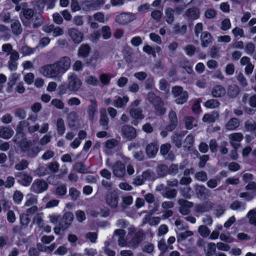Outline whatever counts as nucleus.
I'll use <instances>...</instances> for the list:
<instances>
[{"mask_svg":"<svg viewBox=\"0 0 256 256\" xmlns=\"http://www.w3.org/2000/svg\"><path fill=\"white\" fill-rule=\"evenodd\" d=\"M130 114L134 120H142L144 118V115L142 114V110L140 108H131Z\"/></svg>","mask_w":256,"mask_h":256,"instance_id":"obj_24","label":"nucleus"},{"mask_svg":"<svg viewBox=\"0 0 256 256\" xmlns=\"http://www.w3.org/2000/svg\"><path fill=\"white\" fill-rule=\"evenodd\" d=\"M230 143L234 149H237L243 139V135L240 132H234L228 136Z\"/></svg>","mask_w":256,"mask_h":256,"instance_id":"obj_7","label":"nucleus"},{"mask_svg":"<svg viewBox=\"0 0 256 256\" xmlns=\"http://www.w3.org/2000/svg\"><path fill=\"white\" fill-rule=\"evenodd\" d=\"M85 82L88 84L96 86L98 83V80L96 78L92 76H88L86 78Z\"/></svg>","mask_w":256,"mask_h":256,"instance_id":"obj_57","label":"nucleus"},{"mask_svg":"<svg viewBox=\"0 0 256 256\" xmlns=\"http://www.w3.org/2000/svg\"><path fill=\"white\" fill-rule=\"evenodd\" d=\"M100 112V124L103 126H106L108 123V118L106 114V110L105 109L101 110Z\"/></svg>","mask_w":256,"mask_h":256,"instance_id":"obj_46","label":"nucleus"},{"mask_svg":"<svg viewBox=\"0 0 256 256\" xmlns=\"http://www.w3.org/2000/svg\"><path fill=\"white\" fill-rule=\"evenodd\" d=\"M112 78V76L110 74H102L100 76V80L102 84L108 85Z\"/></svg>","mask_w":256,"mask_h":256,"instance_id":"obj_39","label":"nucleus"},{"mask_svg":"<svg viewBox=\"0 0 256 256\" xmlns=\"http://www.w3.org/2000/svg\"><path fill=\"white\" fill-rule=\"evenodd\" d=\"M200 40L203 47H206L212 42L210 34L206 32H202L200 36Z\"/></svg>","mask_w":256,"mask_h":256,"instance_id":"obj_28","label":"nucleus"},{"mask_svg":"<svg viewBox=\"0 0 256 256\" xmlns=\"http://www.w3.org/2000/svg\"><path fill=\"white\" fill-rule=\"evenodd\" d=\"M230 208L234 210H244L246 209V204L239 201H234L230 205Z\"/></svg>","mask_w":256,"mask_h":256,"instance_id":"obj_36","label":"nucleus"},{"mask_svg":"<svg viewBox=\"0 0 256 256\" xmlns=\"http://www.w3.org/2000/svg\"><path fill=\"white\" fill-rule=\"evenodd\" d=\"M114 174L117 177H122L126 172L125 166L121 162H116L112 167Z\"/></svg>","mask_w":256,"mask_h":256,"instance_id":"obj_10","label":"nucleus"},{"mask_svg":"<svg viewBox=\"0 0 256 256\" xmlns=\"http://www.w3.org/2000/svg\"><path fill=\"white\" fill-rule=\"evenodd\" d=\"M194 234L190 230H186L183 232L180 233L177 236V240L178 242L185 240L188 237L191 236Z\"/></svg>","mask_w":256,"mask_h":256,"instance_id":"obj_41","label":"nucleus"},{"mask_svg":"<svg viewBox=\"0 0 256 256\" xmlns=\"http://www.w3.org/2000/svg\"><path fill=\"white\" fill-rule=\"evenodd\" d=\"M90 102L91 104L88 108V114L91 120H96L98 113L97 104L95 100H91Z\"/></svg>","mask_w":256,"mask_h":256,"instance_id":"obj_15","label":"nucleus"},{"mask_svg":"<svg viewBox=\"0 0 256 256\" xmlns=\"http://www.w3.org/2000/svg\"><path fill=\"white\" fill-rule=\"evenodd\" d=\"M43 30L46 33L52 32L54 37L62 36L64 34V30L58 26L55 27L54 25L46 26L42 28Z\"/></svg>","mask_w":256,"mask_h":256,"instance_id":"obj_12","label":"nucleus"},{"mask_svg":"<svg viewBox=\"0 0 256 256\" xmlns=\"http://www.w3.org/2000/svg\"><path fill=\"white\" fill-rule=\"evenodd\" d=\"M148 98L154 104L157 114L162 115L165 114L166 109L164 108V104L160 98L156 96L154 93L150 92L148 94Z\"/></svg>","mask_w":256,"mask_h":256,"instance_id":"obj_5","label":"nucleus"},{"mask_svg":"<svg viewBox=\"0 0 256 256\" xmlns=\"http://www.w3.org/2000/svg\"><path fill=\"white\" fill-rule=\"evenodd\" d=\"M158 151V145L152 142L148 144L146 148V152L147 155L150 158H152L156 156Z\"/></svg>","mask_w":256,"mask_h":256,"instance_id":"obj_21","label":"nucleus"},{"mask_svg":"<svg viewBox=\"0 0 256 256\" xmlns=\"http://www.w3.org/2000/svg\"><path fill=\"white\" fill-rule=\"evenodd\" d=\"M247 216L249 218L250 222L256 226V210H253L250 211Z\"/></svg>","mask_w":256,"mask_h":256,"instance_id":"obj_51","label":"nucleus"},{"mask_svg":"<svg viewBox=\"0 0 256 256\" xmlns=\"http://www.w3.org/2000/svg\"><path fill=\"white\" fill-rule=\"evenodd\" d=\"M136 18V15L131 13H124L120 14L117 17V20L119 22L122 24H126L134 20Z\"/></svg>","mask_w":256,"mask_h":256,"instance_id":"obj_16","label":"nucleus"},{"mask_svg":"<svg viewBox=\"0 0 256 256\" xmlns=\"http://www.w3.org/2000/svg\"><path fill=\"white\" fill-rule=\"evenodd\" d=\"M11 28L14 34H20L22 31V28L20 22L18 20L14 21L11 24Z\"/></svg>","mask_w":256,"mask_h":256,"instance_id":"obj_32","label":"nucleus"},{"mask_svg":"<svg viewBox=\"0 0 256 256\" xmlns=\"http://www.w3.org/2000/svg\"><path fill=\"white\" fill-rule=\"evenodd\" d=\"M34 76L32 73H28L24 76V82L28 85L32 84L34 82Z\"/></svg>","mask_w":256,"mask_h":256,"instance_id":"obj_63","label":"nucleus"},{"mask_svg":"<svg viewBox=\"0 0 256 256\" xmlns=\"http://www.w3.org/2000/svg\"><path fill=\"white\" fill-rule=\"evenodd\" d=\"M78 117L76 113L74 112H70L68 116V124L70 126H74V122L76 120Z\"/></svg>","mask_w":256,"mask_h":256,"instance_id":"obj_58","label":"nucleus"},{"mask_svg":"<svg viewBox=\"0 0 256 256\" xmlns=\"http://www.w3.org/2000/svg\"><path fill=\"white\" fill-rule=\"evenodd\" d=\"M115 236H118V244L119 246H126V242L124 238L126 234L125 232L122 229L116 230L114 232Z\"/></svg>","mask_w":256,"mask_h":256,"instance_id":"obj_26","label":"nucleus"},{"mask_svg":"<svg viewBox=\"0 0 256 256\" xmlns=\"http://www.w3.org/2000/svg\"><path fill=\"white\" fill-rule=\"evenodd\" d=\"M216 16V12L213 8H208L204 12V16L208 19L214 18Z\"/></svg>","mask_w":256,"mask_h":256,"instance_id":"obj_54","label":"nucleus"},{"mask_svg":"<svg viewBox=\"0 0 256 256\" xmlns=\"http://www.w3.org/2000/svg\"><path fill=\"white\" fill-rule=\"evenodd\" d=\"M176 190H166L163 194V196L167 198L172 199L176 196Z\"/></svg>","mask_w":256,"mask_h":256,"instance_id":"obj_53","label":"nucleus"},{"mask_svg":"<svg viewBox=\"0 0 256 256\" xmlns=\"http://www.w3.org/2000/svg\"><path fill=\"white\" fill-rule=\"evenodd\" d=\"M66 192V186L64 184H59L56 188V194L58 196H64Z\"/></svg>","mask_w":256,"mask_h":256,"instance_id":"obj_47","label":"nucleus"},{"mask_svg":"<svg viewBox=\"0 0 256 256\" xmlns=\"http://www.w3.org/2000/svg\"><path fill=\"white\" fill-rule=\"evenodd\" d=\"M36 202V198L35 196L32 194H28L26 196V202L24 204L25 206H29L33 204H34Z\"/></svg>","mask_w":256,"mask_h":256,"instance_id":"obj_44","label":"nucleus"},{"mask_svg":"<svg viewBox=\"0 0 256 256\" xmlns=\"http://www.w3.org/2000/svg\"><path fill=\"white\" fill-rule=\"evenodd\" d=\"M240 124V120L236 118H230L225 124V128L228 130H236Z\"/></svg>","mask_w":256,"mask_h":256,"instance_id":"obj_19","label":"nucleus"},{"mask_svg":"<svg viewBox=\"0 0 256 256\" xmlns=\"http://www.w3.org/2000/svg\"><path fill=\"white\" fill-rule=\"evenodd\" d=\"M174 30L176 34H183L186 32V26L183 25L181 27L178 24H176L174 28Z\"/></svg>","mask_w":256,"mask_h":256,"instance_id":"obj_61","label":"nucleus"},{"mask_svg":"<svg viewBox=\"0 0 256 256\" xmlns=\"http://www.w3.org/2000/svg\"><path fill=\"white\" fill-rule=\"evenodd\" d=\"M158 247L160 250L163 252H164L168 248L170 250H172L173 248V247L172 246H168L166 244L164 240H162L159 242L158 244Z\"/></svg>","mask_w":256,"mask_h":256,"instance_id":"obj_60","label":"nucleus"},{"mask_svg":"<svg viewBox=\"0 0 256 256\" xmlns=\"http://www.w3.org/2000/svg\"><path fill=\"white\" fill-rule=\"evenodd\" d=\"M208 190L202 186H196V193L198 196H202L206 194Z\"/></svg>","mask_w":256,"mask_h":256,"instance_id":"obj_55","label":"nucleus"},{"mask_svg":"<svg viewBox=\"0 0 256 256\" xmlns=\"http://www.w3.org/2000/svg\"><path fill=\"white\" fill-rule=\"evenodd\" d=\"M63 218L66 220V226L65 227L62 226V228H66L68 226H69L71 224L74 219L73 214L70 212H66L63 217Z\"/></svg>","mask_w":256,"mask_h":256,"instance_id":"obj_50","label":"nucleus"},{"mask_svg":"<svg viewBox=\"0 0 256 256\" xmlns=\"http://www.w3.org/2000/svg\"><path fill=\"white\" fill-rule=\"evenodd\" d=\"M48 184L44 180H36L33 182L31 189L32 190L36 193H40L48 188Z\"/></svg>","mask_w":256,"mask_h":256,"instance_id":"obj_8","label":"nucleus"},{"mask_svg":"<svg viewBox=\"0 0 256 256\" xmlns=\"http://www.w3.org/2000/svg\"><path fill=\"white\" fill-rule=\"evenodd\" d=\"M82 9L85 11L96 9V6L94 0H86L82 4Z\"/></svg>","mask_w":256,"mask_h":256,"instance_id":"obj_30","label":"nucleus"},{"mask_svg":"<svg viewBox=\"0 0 256 256\" xmlns=\"http://www.w3.org/2000/svg\"><path fill=\"white\" fill-rule=\"evenodd\" d=\"M129 98L127 96L122 98L118 96L114 101L113 105L118 108H124L128 102Z\"/></svg>","mask_w":256,"mask_h":256,"instance_id":"obj_20","label":"nucleus"},{"mask_svg":"<svg viewBox=\"0 0 256 256\" xmlns=\"http://www.w3.org/2000/svg\"><path fill=\"white\" fill-rule=\"evenodd\" d=\"M28 162L26 160H22L15 166V168L18 170H24L27 168Z\"/></svg>","mask_w":256,"mask_h":256,"instance_id":"obj_59","label":"nucleus"},{"mask_svg":"<svg viewBox=\"0 0 256 256\" xmlns=\"http://www.w3.org/2000/svg\"><path fill=\"white\" fill-rule=\"evenodd\" d=\"M168 117L170 124L166 127V130L167 131H172L177 126L178 119L176 114L174 112L172 111L169 113Z\"/></svg>","mask_w":256,"mask_h":256,"instance_id":"obj_17","label":"nucleus"},{"mask_svg":"<svg viewBox=\"0 0 256 256\" xmlns=\"http://www.w3.org/2000/svg\"><path fill=\"white\" fill-rule=\"evenodd\" d=\"M244 126L247 131L252 132L256 130V122L254 120H247L245 122Z\"/></svg>","mask_w":256,"mask_h":256,"instance_id":"obj_43","label":"nucleus"},{"mask_svg":"<svg viewBox=\"0 0 256 256\" xmlns=\"http://www.w3.org/2000/svg\"><path fill=\"white\" fill-rule=\"evenodd\" d=\"M143 50L148 54H152L153 57H156V54L160 52L161 48L158 46L152 47L149 45H146L143 47Z\"/></svg>","mask_w":256,"mask_h":256,"instance_id":"obj_23","label":"nucleus"},{"mask_svg":"<svg viewBox=\"0 0 256 256\" xmlns=\"http://www.w3.org/2000/svg\"><path fill=\"white\" fill-rule=\"evenodd\" d=\"M226 93V90L224 87L221 86H214L212 91L213 96L215 97H220L224 95Z\"/></svg>","mask_w":256,"mask_h":256,"instance_id":"obj_35","label":"nucleus"},{"mask_svg":"<svg viewBox=\"0 0 256 256\" xmlns=\"http://www.w3.org/2000/svg\"><path fill=\"white\" fill-rule=\"evenodd\" d=\"M90 46L88 44L82 45L78 49V56L82 58L86 57L90 53Z\"/></svg>","mask_w":256,"mask_h":256,"instance_id":"obj_31","label":"nucleus"},{"mask_svg":"<svg viewBox=\"0 0 256 256\" xmlns=\"http://www.w3.org/2000/svg\"><path fill=\"white\" fill-rule=\"evenodd\" d=\"M102 38L104 39H108L111 36L110 28L108 26H104L101 30Z\"/></svg>","mask_w":256,"mask_h":256,"instance_id":"obj_52","label":"nucleus"},{"mask_svg":"<svg viewBox=\"0 0 256 256\" xmlns=\"http://www.w3.org/2000/svg\"><path fill=\"white\" fill-rule=\"evenodd\" d=\"M178 203L180 206V212L182 214L186 215L190 212L189 209L192 206V202L185 200L180 199L178 200Z\"/></svg>","mask_w":256,"mask_h":256,"instance_id":"obj_14","label":"nucleus"},{"mask_svg":"<svg viewBox=\"0 0 256 256\" xmlns=\"http://www.w3.org/2000/svg\"><path fill=\"white\" fill-rule=\"evenodd\" d=\"M54 63L60 76L62 77V76L70 68L71 65V60L69 57L64 56Z\"/></svg>","mask_w":256,"mask_h":256,"instance_id":"obj_4","label":"nucleus"},{"mask_svg":"<svg viewBox=\"0 0 256 256\" xmlns=\"http://www.w3.org/2000/svg\"><path fill=\"white\" fill-rule=\"evenodd\" d=\"M14 130L8 127L0 128V136L4 139H8L14 134Z\"/></svg>","mask_w":256,"mask_h":256,"instance_id":"obj_25","label":"nucleus"},{"mask_svg":"<svg viewBox=\"0 0 256 256\" xmlns=\"http://www.w3.org/2000/svg\"><path fill=\"white\" fill-rule=\"evenodd\" d=\"M56 126L58 133L60 135L63 134L65 132V126L64 121L62 118H60L58 120Z\"/></svg>","mask_w":256,"mask_h":256,"instance_id":"obj_42","label":"nucleus"},{"mask_svg":"<svg viewBox=\"0 0 256 256\" xmlns=\"http://www.w3.org/2000/svg\"><path fill=\"white\" fill-rule=\"evenodd\" d=\"M206 256H213L216 252V245L214 242L208 243L204 248Z\"/></svg>","mask_w":256,"mask_h":256,"instance_id":"obj_29","label":"nucleus"},{"mask_svg":"<svg viewBox=\"0 0 256 256\" xmlns=\"http://www.w3.org/2000/svg\"><path fill=\"white\" fill-rule=\"evenodd\" d=\"M16 176L18 178V182L24 186H29L32 180V177L25 172H19Z\"/></svg>","mask_w":256,"mask_h":256,"instance_id":"obj_13","label":"nucleus"},{"mask_svg":"<svg viewBox=\"0 0 256 256\" xmlns=\"http://www.w3.org/2000/svg\"><path fill=\"white\" fill-rule=\"evenodd\" d=\"M220 105L219 102L216 100H210L206 102L204 106L208 108H214Z\"/></svg>","mask_w":256,"mask_h":256,"instance_id":"obj_48","label":"nucleus"},{"mask_svg":"<svg viewBox=\"0 0 256 256\" xmlns=\"http://www.w3.org/2000/svg\"><path fill=\"white\" fill-rule=\"evenodd\" d=\"M174 10L172 8H167L165 10L166 21L171 24L174 20Z\"/></svg>","mask_w":256,"mask_h":256,"instance_id":"obj_34","label":"nucleus"},{"mask_svg":"<svg viewBox=\"0 0 256 256\" xmlns=\"http://www.w3.org/2000/svg\"><path fill=\"white\" fill-rule=\"evenodd\" d=\"M254 196V192H241L239 196L240 198H245L247 200H252Z\"/></svg>","mask_w":256,"mask_h":256,"instance_id":"obj_62","label":"nucleus"},{"mask_svg":"<svg viewBox=\"0 0 256 256\" xmlns=\"http://www.w3.org/2000/svg\"><path fill=\"white\" fill-rule=\"evenodd\" d=\"M34 15L33 10L30 8H24L22 14H20V18L24 24L26 25V20L32 18Z\"/></svg>","mask_w":256,"mask_h":256,"instance_id":"obj_18","label":"nucleus"},{"mask_svg":"<svg viewBox=\"0 0 256 256\" xmlns=\"http://www.w3.org/2000/svg\"><path fill=\"white\" fill-rule=\"evenodd\" d=\"M68 32V34L74 43L80 44L82 42L83 34L78 29L74 28H70Z\"/></svg>","mask_w":256,"mask_h":256,"instance_id":"obj_9","label":"nucleus"},{"mask_svg":"<svg viewBox=\"0 0 256 256\" xmlns=\"http://www.w3.org/2000/svg\"><path fill=\"white\" fill-rule=\"evenodd\" d=\"M176 102L177 104H182L185 103L188 98V94L186 92L180 94L178 96L176 97Z\"/></svg>","mask_w":256,"mask_h":256,"instance_id":"obj_38","label":"nucleus"},{"mask_svg":"<svg viewBox=\"0 0 256 256\" xmlns=\"http://www.w3.org/2000/svg\"><path fill=\"white\" fill-rule=\"evenodd\" d=\"M194 142V137L192 135L189 134L186 137L184 141V148H189L192 146Z\"/></svg>","mask_w":256,"mask_h":256,"instance_id":"obj_45","label":"nucleus"},{"mask_svg":"<svg viewBox=\"0 0 256 256\" xmlns=\"http://www.w3.org/2000/svg\"><path fill=\"white\" fill-rule=\"evenodd\" d=\"M218 118V114L216 113L212 114H205L202 118V120L206 122H213Z\"/></svg>","mask_w":256,"mask_h":256,"instance_id":"obj_37","label":"nucleus"},{"mask_svg":"<svg viewBox=\"0 0 256 256\" xmlns=\"http://www.w3.org/2000/svg\"><path fill=\"white\" fill-rule=\"evenodd\" d=\"M198 232L203 237H208L210 234V231L205 226H200L198 228Z\"/></svg>","mask_w":256,"mask_h":256,"instance_id":"obj_49","label":"nucleus"},{"mask_svg":"<svg viewBox=\"0 0 256 256\" xmlns=\"http://www.w3.org/2000/svg\"><path fill=\"white\" fill-rule=\"evenodd\" d=\"M40 73L44 76L56 80H61L60 76L54 63L44 66L40 69Z\"/></svg>","mask_w":256,"mask_h":256,"instance_id":"obj_3","label":"nucleus"},{"mask_svg":"<svg viewBox=\"0 0 256 256\" xmlns=\"http://www.w3.org/2000/svg\"><path fill=\"white\" fill-rule=\"evenodd\" d=\"M51 104L54 107L58 109H62L64 107V103L58 99H53L51 102Z\"/></svg>","mask_w":256,"mask_h":256,"instance_id":"obj_64","label":"nucleus"},{"mask_svg":"<svg viewBox=\"0 0 256 256\" xmlns=\"http://www.w3.org/2000/svg\"><path fill=\"white\" fill-rule=\"evenodd\" d=\"M28 124V122L26 121L20 122L17 127L16 134L13 140L19 144L22 151L27 152L28 157L34 158L38 154L39 150L38 148L32 146V144L24 138V134L22 132L23 128L26 126Z\"/></svg>","mask_w":256,"mask_h":256,"instance_id":"obj_1","label":"nucleus"},{"mask_svg":"<svg viewBox=\"0 0 256 256\" xmlns=\"http://www.w3.org/2000/svg\"><path fill=\"white\" fill-rule=\"evenodd\" d=\"M32 20L33 22L32 27L37 28L42 24V16L40 14L34 15L32 18Z\"/></svg>","mask_w":256,"mask_h":256,"instance_id":"obj_40","label":"nucleus"},{"mask_svg":"<svg viewBox=\"0 0 256 256\" xmlns=\"http://www.w3.org/2000/svg\"><path fill=\"white\" fill-rule=\"evenodd\" d=\"M106 202L112 208H116L118 205V198L114 192L108 193L106 196Z\"/></svg>","mask_w":256,"mask_h":256,"instance_id":"obj_22","label":"nucleus"},{"mask_svg":"<svg viewBox=\"0 0 256 256\" xmlns=\"http://www.w3.org/2000/svg\"><path fill=\"white\" fill-rule=\"evenodd\" d=\"M220 238L221 240L228 243H231L233 242V238L228 232L221 234L220 236Z\"/></svg>","mask_w":256,"mask_h":256,"instance_id":"obj_56","label":"nucleus"},{"mask_svg":"<svg viewBox=\"0 0 256 256\" xmlns=\"http://www.w3.org/2000/svg\"><path fill=\"white\" fill-rule=\"evenodd\" d=\"M82 84L81 80L76 74L70 72L68 74V82L62 84L58 87L59 94H64L67 90L70 92L78 91Z\"/></svg>","mask_w":256,"mask_h":256,"instance_id":"obj_2","label":"nucleus"},{"mask_svg":"<svg viewBox=\"0 0 256 256\" xmlns=\"http://www.w3.org/2000/svg\"><path fill=\"white\" fill-rule=\"evenodd\" d=\"M184 16L188 20H197L200 18V11L198 8H191L186 10Z\"/></svg>","mask_w":256,"mask_h":256,"instance_id":"obj_11","label":"nucleus"},{"mask_svg":"<svg viewBox=\"0 0 256 256\" xmlns=\"http://www.w3.org/2000/svg\"><path fill=\"white\" fill-rule=\"evenodd\" d=\"M185 125L187 129L191 130L197 126V122L193 118L187 116L185 118Z\"/></svg>","mask_w":256,"mask_h":256,"instance_id":"obj_33","label":"nucleus"},{"mask_svg":"<svg viewBox=\"0 0 256 256\" xmlns=\"http://www.w3.org/2000/svg\"><path fill=\"white\" fill-rule=\"evenodd\" d=\"M122 137L128 140L134 138L136 136V129L129 125H124L122 128Z\"/></svg>","mask_w":256,"mask_h":256,"instance_id":"obj_6","label":"nucleus"},{"mask_svg":"<svg viewBox=\"0 0 256 256\" xmlns=\"http://www.w3.org/2000/svg\"><path fill=\"white\" fill-rule=\"evenodd\" d=\"M20 76L16 73L12 74L9 78V82L8 84V86L7 92H11L12 91V87L16 84V82L20 79Z\"/></svg>","mask_w":256,"mask_h":256,"instance_id":"obj_27","label":"nucleus"}]
</instances>
